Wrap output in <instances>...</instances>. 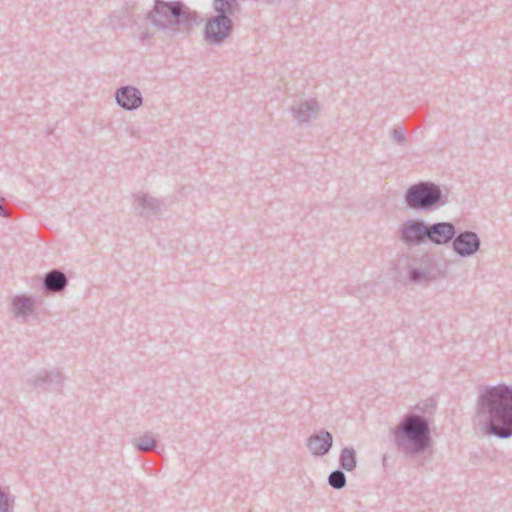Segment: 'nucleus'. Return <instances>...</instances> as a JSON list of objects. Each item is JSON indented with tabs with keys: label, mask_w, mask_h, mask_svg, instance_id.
Instances as JSON below:
<instances>
[{
	"label": "nucleus",
	"mask_w": 512,
	"mask_h": 512,
	"mask_svg": "<svg viewBox=\"0 0 512 512\" xmlns=\"http://www.w3.org/2000/svg\"><path fill=\"white\" fill-rule=\"evenodd\" d=\"M109 19H110V25L112 26L113 29L123 28L125 26V24L121 21L120 16H118L115 13L110 15Z\"/></svg>",
	"instance_id": "b1692460"
},
{
	"label": "nucleus",
	"mask_w": 512,
	"mask_h": 512,
	"mask_svg": "<svg viewBox=\"0 0 512 512\" xmlns=\"http://www.w3.org/2000/svg\"><path fill=\"white\" fill-rule=\"evenodd\" d=\"M133 444L137 450L146 452L154 449L157 441L150 434H144L135 438Z\"/></svg>",
	"instance_id": "aec40b11"
},
{
	"label": "nucleus",
	"mask_w": 512,
	"mask_h": 512,
	"mask_svg": "<svg viewBox=\"0 0 512 512\" xmlns=\"http://www.w3.org/2000/svg\"><path fill=\"white\" fill-rule=\"evenodd\" d=\"M449 203V192L432 181H419L404 193V204L415 212H433Z\"/></svg>",
	"instance_id": "20e7f679"
},
{
	"label": "nucleus",
	"mask_w": 512,
	"mask_h": 512,
	"mask_svg": "<svg viewBox=\"0 0 512 512\" xmlns=\"http://www.w3.org/2000/svg\"><path fill=\"white\" fill-rule=\"evenodd\" d=\"M387 459H388V458H387V456H386V455H384V456H383V459H382L383 466H386V465H387Z\"/></svg>",
	"instance_id": "bb28decb"
},
{
	"label": "nucleus",
	"mask_w": 512,
	"mask_h": 512,
	"mask_svg": "<svg viewBox=\"0 0 512 512\" xmlns=\"http://www.w3.org/2000/svg\"><path fill=\"white\" fill-rule=\"evenodd\" d=\"M344 471L341 468L333 470L327 478L329 486L336 490L344 488L347 484V477Z\"/></svg>",
	"instance_id": "6ab92c4d"
},
{
	"label": "nucleus",
	"mask_w": 512,
	"mask_h": 512,
	"mask_svg": "<svg viewBox=\"0 0 512 512\" xmlns=\"http://www.w3.org/2000/svg\"><path fill=\"white\" fill-rule=\"evenodd\" d=\"M0 216H5V212L2 206V199L0 198Z\"/></svg>",
	"instance_id": "a878e982"
},
{
	"label": "nucleus",
	"mask_w": 512,
	"mask_h": 512,
	"mask_svg": "<svg viewBox=\"0 0 512 512\" xmlns=\"http://www.w3.org/2000/svg\"><path fill=\"white\" fill-rule=\"evenodd\" d=\"M146 20L168 36H174L188 30L194 17L182 1L154 0L152 9L146 14Z\"/></svg>",
	"instance_id": "7ed1b4c3"
},
{
	"label": "nucleus",
	"mask_w": 512,
	"mask_h": 512,
	"mask_svg": "<svg viewBox=\"0 0 512 512\" xmlns=\"http://www.w3.org/2000/svg\"><path fill=\"white\" fill-rule=\"evenodd\" d=\"M453 252L462 257L468 258L475 255L481 247V239L478 234L471 230L456 232L451 244Z\"/></svg>",
	"instance_id": "6e6552de"
},
{
	"label": "nucleus",
	"mask_w": 512,
	"mask_h": 512,
	"mask_svg": "<svg viewBox=\"0 0 512 512\" xmlns=\"http://www.w3.org/2000/svg\"><path fill=\"white\" fill-rule=\"evenodd\" d=\"M339 466L341 469L351 472L357 467V453L353 447H344L340 451Z\"/></svg>",
	"instance_id": "f3484780"
},
{
	"label": "nucleus",
	"mask_w": 512,
	"mask_h": 512,
	"mask_svg": "<svg viewBox=\"0 0 512 512\" xmlns=\"http://www.w3.org/2000/svg\"><path fill=\"white\" fill-rule=\"evenodd\" d=\"M439 276L437 262L432 255L424 253L413 257L408 267L407 277L410 283L416 285H428Z\"/></svg>",
	"instance_id": "39448f33"
},
{
	"label": "nucleus",
	"mask_w": 512,
	"mask_h": 512,
	"mask_svg": "<svg viewBox=\"0 0 512 512\" xmlns=\"http://www.w3.org/2000/svg\"><path fill=\"white\" fill-rule=\"evenodd\" d=\"M114 96L117 105L126 111L137 110L143 105L141 91L132 85L121 86L115 91Z\"/></svg>",
	"instance_id": "9d476101"
},
{
	"label": "nucleus",
	"mask_w": 512,
	"mask_h": 512,
	"mask_svg": "<svg viewBox=\"0 0 512 512\" xmlns=\"http://www.w3.org/2000/svg\"><path fill=\"white\" fill-rule=\"evenodd\" d=\"M65 377L57 368L40 369L29 374L25 384L31 388H41L44 391L60 392L64 386Z\"/></svg>",
	"instance_id": "423d86ee"
},
{
	"label": "nucleus",
	"mask_w": 512,
	"mask_h": 512,
	"mask_svg": "<svg viewBox=\"0 0 512 512\" xmlns=\"http://www.w3.org/2000/svg\"><path fill=\"white\" fill-rule=\"evenodd\" d=\"M68 285V277L59 269H51L41 279V290L45 295L61 294Z\"/></svg>",
	"instance_id": "9b49d317"
},
{
	"label": "nucleus",
	"mask_w": 512,
	"mask_h": 512,
	"mask_svg": "<svg viewBox=\"0 0 512 512\" xmlns=\"http://www.w3.org/2000/svg\"><path fill=\"white\" fill-rule=\"evenodd\" d=\"M476 417L487 435L499 439L512 437V386H480L476 400Z\"/></svg>",
	"instance_id": "f03ea898"
},
{
	"label": "nucleus",
	"mask_w": 512,
	"mask_h": 512,
	"mask_svg": "<svg viewBox=\"0 0 512 512\" xmlns=\"http://www.w3.org/2000/svg\"><path fill=\"white\" fill-rule=\"evenodd\" d=\"M306 445L313 456L323 457L330 452L333 446V435L329 431L321 429L308 437Z\"/></svg>",
	"instance_id": "ddd939ff"
},
{
	"label": "nucleus",
	"mask_w": 512,
	"mask_h": 512,
	"mask_svg": "<svg viewBox=\"0 0 512 512\" xmlns=\"http://www.w3.org/2000/svg\"><path fill=\"white\" fill-rule=\"evenodd\" d=\"M420 219H407L403 221L397 231L399 241L407 247H417L418 228Z\"/></svg>",
	"instance_id": "dca6fc26"
},
{
	"label": "nucleus",
	"mask_w": 512,
	"mask_h": 512,
	"mask_svg": "<svg viewBox=\"0 0 512 512\" xmlns=\"http://www.w3.org/2000/svg\"><path fill=\"white\" fill-rule=\"evenodd\" d=\"M136 214L145 219L153 218L163 211V202L148 193L133 195Z\"/></svg>",
	"instance_id": "1a4fd4ad"
},
{
	"label": "nucleus",
	"mask_w": 512,
	"mask_h": 512,
	"mask_svg": "<svg viewBox=\"0 0 512 512\" xmlns=\"http://www.w3.org/2000/svg\"><path fill=\"white\" fill-rule=\"evenodd\" d=\"M36 302L32 296L17 294L13 296L10 311L14 318L26 322L28 317L35 315Z\"/></svg>",
	"instance_id": "4468645a"
},
{
	"label": "nucleus",
	"mask_w": 512,
	"mask_h": 512,
	"mask_svg": "<svg viewBox=\"0 0 512 512\" xmlns=\"http://www.w3.org/2000/svg\"><path fill=\"white\" fill-rule=\"evenodd\" d=\"M213 9L216 13L231 17L239 12L240 5L238 0H213Z\"/></svg>",
	"instance_id": "a211bd4d"
},
{
	"label": "nucleus",
	"mask_w": 512,
	"mask_h": 512,
	"mask_svg": "<svg viewBox=\"0 0 512 512\" xmlns=\"http://www.w3.org/2000/svg\"><path fill=\"white\" fill-rule=\"evenodd\" d=\"M291 112L299 124H309L317 118L320 105L316 99L299 100L291 107Z\"/></svg>",
	"instance_id": "f8f14e48"
},
{
	"label": "nucleus",
	"mask_w": 512,
	"mask_h": 512,
	"mask_svg": "<svg viewBox=\"0 0 512 512\" xmlns=\"http://www.w3.org/2000/svg\"><path fill=\"white\" fill-rule=\"evenodd\" d=\"M431 227L432 223H426L424 220L420 219L417 246H420L427 241L431 243Z\"/></svg>",
	"instance_id": "412c9836"
},
{
	"label": "nucleus",
	"mask_w": 512,
	"mask_h": 512,
	"mask_svg": "<svg viewBox=\"0 0 512 512\" xmlns=\"http://www.w3.org/2000/svg\"><path fill=\"white\" fill-rule=\"evenodd\" d=\"M233 31L231 17L217 13L209 18L204 27V38L213 45H220Z\"/></svg>",
	"instance_id": "0eeeda50"
},
{
	"label": "nucleus",
	"mask_w": 512,
	"mask_h": 512,
	"mask_svg": "<svg viewBox=\"0 0 512 512\" xmlns=\"http://www.w3.org/2000/svg\"><path fill=\"white\" fill-rule=\"evenodd\" d=\"M125 131L132 138L139 139L141 137V129L135 124L127 125Z\"/></svg>",
	"instance_id": "5701e85b"
},
{
	"label": "nucleus",
	"mask_w": 512,
	"mask_h": 512,
	"mask_svg": "<svg viewBox=\"0 0 512 512\" xmlns=\"http://www.w3.org/2000/svg\"><path fill=\"white\" fill-rule=\"evenodd\" d=\"M436 403L425 400L406 412L390 429L389 439L406 458L414 460L432 447V424Z\"/></svg>",
	"instance_id": "f257e3e1"
},
{
	"label": "nucleus",
	"mask_w": 512,
	"mask_h": 512,
	"mask_svg": "<svg viewBox=\"0 0 512 512\" xmlns=\"http://www.w3.org/2000/svg\"><path fill=\"white\" fill-rule=\"evenodd\" d=\"M456 227L453 222L441 221L432 223L431 227V244L436 246L452 244L455 234Z\"/></svg>",
	"instance_id": "2eb2a0df"
},
{
	"label": "nucleus",
	"mask_w": 512,
	"mask_h": 512,
	"mask_svg": "<svg viewBox=\"0 0 512 512\" xmlns=\"http://www.w3.org/2000/svg\"><path fill=\"white\" fill-rule=\"evenodd\" d=\"M151 36L152 35L148 31H144V32H142L140 38L142 41H145V40L151 38Z\"/></svg>",
	"instance_id": "393cba45"
},
{
	"label": "nucleus",
	"mask_w": 512,
	"mask_h": 512,
	"mask_svg": "<svg viewBox=\"0 0 512 512\" xmlns=\"http://www.w3.org/2000/svg\"><path fill=\"white\" fill-rule=\"evenodd\" d=\"M391 142L396 145L406 146L408 138L401 127H395L390 131Z\"/></svg>",
	"instance_id": "4be33fe9"
}]
</instances>
